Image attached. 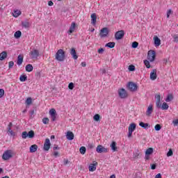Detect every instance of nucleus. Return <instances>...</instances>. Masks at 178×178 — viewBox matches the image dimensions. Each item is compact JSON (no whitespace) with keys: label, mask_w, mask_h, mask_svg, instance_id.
<instances>
[{"label":"nucleus","mask_w":178,"mask_h":178,"mask_svg":"<svg viewBox=\"0 0 178 178\" xmlns=\"http://www.w3.org/2000/svg\"><path fill=\"white\" fill-rule=\"evenodd\" d=\"M5 95V90L3 89H0V98H2Z\"/></svg>","instance_id":"603ef678"},{"label":"nucleus","mask_w":178,"mask_h":178,"mask_svg":"<svg viewBox=\"0 0 178 178\" xmlns=\"http://www.w3.org/2000/svg\"><path fill=\"white\" fill-rule=\"evenodd\" d=\"M173 100V95H168L165 99V102H170V101Z\"/></svg>","instance_id":"58836bf2"},{"label":"nucleus","mask_w":178,"mask_h":178,"mask_svg":"<svg viewBox=\"0 0 178 178\" xmlns=\"http://www.w3.org/2000/svg\"><path fill=\"white\" fill-rule=\"evenodd\" d=\"M161 129H162V126L159 124H156L154 127V130H156V131H159Z\"/></svg>","instance_id":"37998d69"},{"label":"nucleus","mask_w":178,"mask_h":178,"mask_svg":"<svg viewBox=\"0 0 178 178\" xmlns=\"http://www.w3.org/2000/svg\"><path fill=\"white\" fill-rule=\"evenodd\" d=\"M22 25L24 29H29V27H30V23H29V22H22Z\"/></svg>","instance_id":"e433bc0d"},{"label":"nucleus","mask_w":178,"mask_h":178,"mask_svg":"<svg viewBox=\"0 0 178 178\" xmlns=\"http://www.w3.org/2000/svg\"><path fill=\"white\" fill-rule=\"evenodd\" d=\"M22 63H23V56H22V55H19L17 57V65H18V66H21Z\"/></svg>","instance_id":"a878e982"},{"label":"nucleus","mask_w":178,"mask_h":178,"mask_svg":"<svg viewBox=\"0 0 178 178\" xmlns=\"http://www.w3.org/2000/svg\"><path fill=\"white\" fill-rule=\"evenodd\" d=\"M35 112V111L34 110H31V112H30L31 118H33V116Z\"/></svg>","instance_id":"680f3d73"},{"label":"nucleus","mask_w":178,"mask_h":178,"mask_svg":"<svg viewBox=\"0 0 178 178\" xmlns=\"http://www.w3.org/2000/svg\"><path fill=\"white\" fill-rule=\"evenodd\" d=\"M49 148H51V141L49 140V138H46L43 146V149L44 151H49Z\"/></svg>","instance_id":"9d476101"},{"label":"nucleus","mask_w":178,"mask_h":178,"mask_svg":"<svg viewBox=\"0 0 178 178\" xmlns=\"http://www.w3.org/2000/svg\"><path fill=\"white\" fill-rule=\"evenodd\" d=\"M86 151H87V149L84 146L81 147L79 149V152L82 155H84Z\"/></svg>","instance_id":"c9c22d12"},{"label":"nucleus","mask_w":178,"mask_h":178,"mask_svg":"<svg viewBox=\"0 0 178 178\" xmlns=\"http://www.w3.org/2000/svg\"><path fill=\"white\" fill-rule=\"evenodd\" d=\"M154 98L156 100V106L160 109L161 106H162V104L161 103V95H156Z\"/></svg>","instance_id":"f8f14e48"},{"label":"nucleus","mask_w":178,"mask_h":178,"mask_svg":"<svg viewBox=\"0 0 178 178\" xmlns=\"http://www.w3.org/2000/svg\"><path fill=\"white\" fill-rule=\"evenodd\" d=\"M132 134H133V131H129V132H128V138H130V137H131Z\"/></svg>","instance_id":"e2e57ef3"},{"label":"nucleus","mask_w":178,"mask_h":178,"mask_svg":"<svg viewBox=\"0 0 178 178\" xmlns=\"http://www.w3.org/2000/svg\"><path fill=\"white\" fill-rule=\"evenodd\" d=\"M49 115L52 122H55V120H56V110H55V108H51L49 110Z\"/></svg>","instance_id":"9b49d317"},{"label":"nucleus","mask_w":178,"mask_h":178,"mask_svg":"<svg viewBox=\"0 0 178 178\" xmlns=\"http://www.w3.org/2000/svg\"><path fill=\"white\" fill-rule=\"evenodd\" d=\"M105 51V49L104 48H100L97 50L98 54H102Z\"/></svg>","instance_id":"5fc2aeb1"},{"label":"nucleus","mask_w":178,"mask_h":178,"mask_svg":"<svg viewBox=\"0 0 178 178\" xmlns=\"http://www.w3.org/2000/svg\"><path fill=\"white\" fill-rule=\"evenodd\" d=\"M70 161H69L68 159H65L64 160V165H67Z\"/></svg>","instance_id":"69168bd1"},{"label":"nucleus","mask_w":178,"mask_h":178,"mask_svg":"<svg viewBox=\"0 0 178 178\" xmlns=\"http://www.w3.org/2000/svg\"><path fill=\"white\" fill-rule=\"evenodd\" d=\"M13 155H12V150H6L4 152L2 156V159L3 161H8L10 159V158H13Z\"/></svg>","instance_id":"7ed1b4c3"},{"label":"nucleus","mask_w":178,"mask_h":178,"mask_svg":"<svg viewBox=\"0 0 178 178\" xmlns=\"http://www.w3.org/2000/svg\"><path fill=\"white\" fill-rule=\"evenodd\" d=\"M127 87L129 91L132 92L137 91V88H138L137 84L134 83V82H129Z\"/></svg>","instance_id":"39448f33"},{"label":"nucleus","mask_w":178,"mask_h":178,"mask_svg":"<svg viewBox=\"0 0 178 178\" xmlns=\"http://www.w3.org/2000/svg\"><path fill=\"white\" fill-rule=\"evenodd\" d=\"M161 108L163 111H168V109H169V105H168V103L163 102Z\"/></svg>","instance_id":"7c9ffc66"},{"label":"nucleus","mask_w":178,"mask_h":178,"mask_svg":"<svg viewBox=\"0 0 178 178\" xmlns=\"http://www.w3.org/2000/svg\"><path fill=\"white\" fill-rule=\"evenodd\" d=\"M74 29H76V23L75 22H72V24H71V26L70 27L68 33L70 34H72V33H73V31H74Z\"/></svg>","instance_id":"393cba45"},{"label":"nucleus","mask_w":178,"mask_h":178,"mask_svg":"<svg viewBox=\"0 0 178 178\" xmlns=\"http://www.w3.org/2000/svg\"><path fill=\"white\" fill-rule=\"evenodd\" d=\"M37 149H38V146L37 145H32L29 148V151L31 153L36 152Z\"/></svg>","instance_id":"aec40b11"},{"label":"nucleus","mask_w":178,"mask_h":178,"mask_svg":"<svg viewBox=\"0 0 178 178\" xmlns=\"http://www.w3.org/2000/svg\"><path fill=\"white\" fill-rule=\"evenodd\" d=\"M115 45H116V43L115 42H109L106 44L105 47L107 48H115Z\"/></svg>","instance_id":"bb28decb"},{"label":"nucleus","mask_w":178,"mask_h":178,"mask_svg":"<svg viewBox=\"0 0 178 178\" xmlns=\"http://www.w3.org/2000/svg\"><path fill=\"white\" fill-rule=\"evenodd\" d=\"M96 152L98 154L106 153L108 152V149L101 145H99L96 148Z\"/></svg>","instance_id":"6e6552de"},{"label":"nucleus","mask_w":178,"mask_h":178,"mask_svg":"<svg viewBox=\"0 0 178 178\" xmlns=\"http://www.w3.org/2000/svg\"><path fill=\"white\" fill-rule=\"evenodd\" d=\"M8 57V53L6 51H3L0 54V60H4Z\"/></svg>","instance_id":"4be33fe9"},{"label":"nucleus","mask_w":178,"mask_h":178,"mask_svg":"<svg viewBox=\"0 0 178 178\" xmlns=\"http://www.w3.org/2000/svg\"><path fill=\"white\" fill-rule=\"evenodd\" d=\"M93 120L95 122H99L101 120V115L99 114H96L93 116Z\"/></svg>","instance_id":"f704fd0d"},{"label":"nucleus","mask_w":178,"mask_h":178,"mask_svg":"<svg viewBox=\"0 0 178 178\" xmlns=\"http://www.w3.org/2000/svg\"><path fill=\"white\" fill-rule=\"evenodd\" d=\"M25 69H26V71L28 72H33V70L34 69L33 67V65L31 64H28L26 65V66L25 67Z\"/></svg>","instance_id":"c756f323"},{"label":"nucleus","mask_w":178,"mask_h":178,"mask_svg":"<svg viewBox=\"0 0 178 178\" xmlns=\"http://www.w3.org/2000/svg\"><path fill=\"white\" fill-rule=\"evenodd\" d=\"M13 126V124L12 122H10L8 125L7 130H9V129H12Z\"/></svg>","instance_id":"13d9d810"},{"label":"nucleus","mask_w":178,"mask_h":178,"mask_svg":"<svg viewBox=\"0 0 178 178\" xmlns=\"http://www.w3.org/2000/svg\"><path fill=\"white\" fill-rule=\"evenodd\" d=\"M34 136H35L34 131L31 130L28 132V138H34Z\"/></svg>","instance_id":"2f4dec72"},{"label":"nucleus","mask_w":178,"mask_h":178,"mask_svg":"<svg viewBox=\"0 0 178 178\" xmlns=\"http://www.w3.org/2000/svg\"><path fill=\"white\" fill-rule=\"evenodd\" d=\"M68 88L69 90H73V88H74V83H70L68 85Z\"/></svg>","instance_id":"09e8293b"},{"label":"nucleus","mask_w":178,"mask_h":178,"mask_svg":"<svg viewBox=\"0 0 178 178\" xmlns=\"http://www.w3.org/2000/svg\"><path fill=\"white\" fill-rule=\"evenodd\" d=\"M129 72H134V70H136V66L131 65L129 66Z\"/></svg>","instance_id":"49530a36"},{"label":"nucleus","mask_w":178,"mask_h":178,"mask_svg":"<svg viewBox=\"0 0 178 178\" xmlns=\"http://www.w3.org/2000/svg\"><path fill=\"white\" fill-rule=\"evenodd\" d=\"M154 152V149L152 147L148 148L145 152V155H151Z\"/></svg>","instance_id":"4c0bfd02"},{"label":"nucleus","mask_w":178,"mask_h":178,"mask_svg":"<svg viewBox=\"0 0 178 178\" xmlns=\"http://www.w3.org/2000/svg\"><path fill=\"white\" fill-rule=\"evenodd\" d=\"M73 58V59H74L75 60H77V58H79V56H77V52H76V49L74 48H72L70 49V52Z\"/></svg>","instance_id":"2eb2a0df"},{"label":"nucleus","mask_w":178,"mask_h":178,"mask_svg":"<svg viewBox=\"0 0 178 178\" xmlns=\"http://www.w3.org/2000/svg\"><path fill=\"white\" fill-rule=\"evenodd\" d=\"M98 165V162L93 161L92 164L89 165V172H95L97 170V165Z\"/></svg>","instance_id":"ddd939ff"},{"label":"nucleus","mask_w":178,"mask_h":178,"mask_svg":"<svg viewBox=\"0 0 178 178\" xmlns=\"http://www.w3.org/2000/svg\"><path fill=\"white\" fill-rule=\"evenodd\" d=\"M90 17H91V24H96V23H97V14L92 13L90 15Z\"/></svg>","instance_id":"6ab92c4d"},{"label":"nucleus","mask_w":178,"mask_h":178,"mask_svg":"<svg viewBox=\"0 0 178 178\" xmlns=\"http://www.w3.org/2000/svg\"><path fill=\"white\" fill-rule=\"evenodd\" d=\"M139 126H140V127H142L143 129H145V130L149 129V127H151V125L148 123H145V122H140L139 123Z\"/></svg>","instance_id":"f3484780"},{"label":"nucleus","mask_w":178,"mask_h":178,"mask_svg":"<svg viewBox=\"0 0 178 178\" xmlns=\"http://www.w3.org/2000/svg\"><path fill=\"white\" fill-rule=\"evenodd\" d=\"M152 105L149 106L146 111V116H151V115L152 114Z\"/></svg>","instance_id":"5701e85b"},{"label":"nucleus","mask_w":178,"mask_h":178,"mask_svg":"<svg viewBox=\"0 0 178 178\" xmlns=\"http://www.w3.org/2000/svg\"><path fill=\"white\" fill-rule=\"evenodd\" d=\"M65 58L66 55L65 51H63V49H58L56 54V60H58L59 62H63V60H65Z\"/></svg>","instance_id":"f257e3e1"},{"label":"nucleus","mask_w":178,"mask_h":178,"mask_svg":"<svg viewBox=\"0 0 178 178\" xmlns=\"http://www.w3.org/2000/svg\"><path fill=\"white\" fill-rule=\"evenodd\" d=\"M118 95L120 98L122 99H124V98H127L128 95H127V91L124 88H121L120 90H118Z\"/></svg>","instance_id":"423d86ee"},{"label":"nucleus","mask_w":178,"mask_h":178,"mask_svg":"<svg viewBox=\"0 0 178 178\" xmlns=\"http://www.w3.org/2000/svg\"><path fill=\"white\" fill-rule=\"evenodd\" d=\"M27 137H28L27 131H23L22 134V138H23L24 140H26V138H27Z\"/></svg>","instance_id":"c03bdc74"},{"label":"nucleus","mask_w":178,"mask_h":178,"mask_svg":"<svg viewBox=\"0 0 178 178\" xmlns=\"http://www.w3.org/2000/svg\"><path fill=\"white\" fill-rule=\"evenodd\" d=\"M15 65V63L13 61H10L8 63V68L12 69Z\"/></svg>","instance_id":"8fccbe9b"},{"label":"nucleus","mask_w":178,"mask_h":178,"mask_svg":"<svg viewBox=\"0 0 178 178\" xmlns=\"http://www.w3.org/2000/svg\"><path fill=\"white\" fill-rule=\"evenodd\" d=\"M151 169H152V170H155V169H156V164H152V165H151Z\"/></svg>","instance_id":"bf43d9fd"},{"label":"nucleus","mask_w":178,"mask_h":178,"mask_svg":"<svg viewBox=\"0 0 178 178\" xmlns=\"http://www.w3.org/2000/svg\"><path fill=\"white\" fill-rule=\"evenodd\" d=\"M156 56V52L154 50H149L147 53V59L149 62H154Z\"/></svg>","instance_id":"f03ea898"},{"label":"nucleus","mask_w":178,"mask_h":178,"mask_svg":"<svg viewBox=\"0 0 178 178\" xmlns=\"http://www.w3.org/2000/svg\"><path fill=\"white\" fill-rule=\"evenodd\" d=\"M154 45L155 47H159L161 45V39L158 36L154 37Z\"/></svg>","instance_id":"a211bd4d"},{"label":"nucleus","mask_w":178,"mask_h":178,"mask_svg":"<svg viewBox=\"0 0 178 178\" xmlns=\"http://www.w3.org/2000/svg\"><path fill=\"white\" fill-rule=\"evenodd\" d=\"M141 152H140L138 150H136L135 152H134V159H138V158H141Z\"/></svg>","instance_id":"b1692460"},{"label":"nucleus","mask_w":178,"mask_h":178,"mask_svg":"<svg viewBox=\"0 0 178 178\" xmlns=\"http://www.w3.org/2000/svg\"><path fill=\"white\" fill-rule=\"evenodd\" d=\"M42 123H44V124H48V123H49V118H44L42 119Z\"/></svg>","instance_id":"a18cd8bd"},{"label":"nucleus","mask_w":178,"mask_h":178,"mask_svg":"<svg viewBox=\"0 0 178 178\" xmlns=\"http://www.w3.org/2000/svg\"><path fill=\"white\" fill-rule=\"evenodd\" d=\"M48 5H49V6H54V2H52V1H49L48 2Z\"/></svg>","instance_id":"338daca9"},{"label":"nucleus","mask_w":178,"mask_h":178,"mask_svg":"<svg viewBox=\"0 0 178 178\" xmlns=\"http://www.w3.org/2000/svg\"><path fill=\"white\" fill-rule=\"evenodd\" d=\"M108 34H109V29H108V27H104L100 30L99 36L101 38H105V37H108Z\"/></svg>","instance_id":"20e7f679"},{"label":"nucleus","mask_w":178,"mask_h":178,"mask_svg":"<svg viewBox=\"0 0 178 178\" xmlns=\"http://www.w3.org/2000/svg\"><path fill=\"white\" fill-rule=\"evenodd\" d=\"M136 124L131 123V124H130V125L128 128V130H129V131H132L133 132L136 130Z\"/></svg>","instance_id":"c85d7f7f"},{"label":"nucleus","mask_w":178,"mask_h":178,"mask_svg":"<svg viewBox=\"0 0 178 178\" xmlns=\"http://www.w3.org/2000/svg\"><path fill=\"white\" fill-rule=\"evenodd\" d=\"M33 103V99L31 97H28L26 100V105H31Z\"/></svg>","instance_id":"a19ab883"},{"label":"nucleus","mask_w":178,"mask_h":178,"mask_svg":"<svg viewBox=\"0 0 178 178\" xmlns=\"http://www.w3.org/2000/svg\"><path fill=\"white\" fill-rule=\"evenodd\" d=\"M170 15H172V10H171V9H169V10L167 11V17H168V19H169V17H170Z\"/></svg>","instance_id":"6e6d98bb"},{"label":"nucleus","mask_w":178,"mask_h":178,"mask_svg":"<svg viewBox=\"0 0 178 178\" xmlns=\"http://www.w3.org/2000/svg\"><path fill=\"white\" fill-rule=\"evenodd\" d=\"M15 38H20L22 37V31H17L14 34Z\"/></svg>","instance_id":"72a5a7b5"},{"label":"nucleus","mask_w":178,"mask_h":178,"mask_svg":"<svg viewBox=\"0 0 178 178\" xmlns=\"http://www.w3.org/2000/svg\"><path fill=\"white\" fill-rule=\"evenodd\" d=\"M173 155V150L169 149V151L167 153V156H172Z\"/></svg>","instance_id":"de8ad7c7"},{"label":"nucleus","mask_w":178,"mask_h":178,"mask_svg":"<svg viewBox=\"0 0 178 178\" xmlns=\"http://www.w3.org/2000/svg\"><path fill=\"white\" fill-rule=\"evenodd\" d=\"M131 47H132V48H137V47H138V42H132Z\"/></svg>","instance_id":"864d4df0"},{"label":"nucleus","mask_w":178,"mask_h":178,"mask_svg":"<svg viewBox=\"0 0 178 178\" xmlns=\"http://www.w3.org/2000/svg\"><path fill=\"white\" fill-rule=\"evenodd\" d=\"M174 42H178V35H174L172 36Z\"/></svg>","instance_id":"3c124183"},{"label":"nucleus","mask_w":178,"mask_h":178,"mask_svg":"<svg viewBox=\"0 0 178 178\" xmlns=\"http://www.w3.org/2000/svg\"><path fill=\"white\" fill-rule=\"evenodd\" d=\"M144 65L146 66L147 69H149L151 67V65L149 64V61L147 60H144Z\"/></svg>","instance_id":"79ce46f5"},{"label":"nucleus","mask_w":178,"mask_h":178,"mask_svg":"<svg viewBox=\"0 0 178 178\" xmlns=\"http://www.w3.org/2000/svg\"><path fill=\"white\" fill-rule=\"evenodd\" d=\"M88 148H90V149H92V148H94V145L92 143H89Z\"/></svg>","instance_id":"052dcab7"},{"label":"nucleus","mask_w":178,"mask_h":178,"mask_svg":"<svg viewBox=\"0 0 178 178\" xmlns=\"http://www.w3.org/2000/svg\"><path fill=\"white\" fill-rule=\"evenodd\" d=\"M110 147L112 151H113V152H116V151H118V147H116V143L115 141H113L111 143V144L110 145Z\"/></svg>","instance_id":"412c9836"},{"label":"nucleus","mask_w":178,"mask_h":178,"mask_svg":"<svg viewBox=\"0 0 178 178\" xmlns=\"http://www.w3.org/2000/svg\"><path fill=\"white\" fill-rule=\"evenodd\" d=\"M172 123H173L174 126H177L178 125V120L177 119V120H174L172 121Z\"/></svg>","instance_id":"4d7b16f0"},{"label":"nucleus","mask_w":178,"mask_h":178,"mask_svg":"<svg viewBox=\"0 0 178 178\" xmlns=\"http://www.w3.org/2000/svg\"><path fill=\"white\" fill-rule=\"evenodd\" d=\"M19 80L22 82L26 81V80H27V75H21L20 77H19Z\"/></svg>","instance_id":"ea45409f"},{"label":"nucleus","mask_w":178,"mask_h":178,"mask_svg":"<svg viewBox=\"0 0 178 178\" xmlns=\"http://www.w3.org/2000/svg\"><path fill=\"white\" fill-rule=\"evenodd\" d=\"M163 65H166V63H168V59L164 58V59L163 60Z\"/></svg>","instance_id":"774afa93"},{"label":"nucleus","mask_w":178,"mask_h":178,"mask_svg":"<svg viewBox=\"0 0 178 178\" xmlns=\"http://www.w3.org/2000/svg\"><path fill=\"white\" fill-rule=\"evenodd\" d=\"M29 55L31 59H38V56H40V51L37 49H33L30 51Z\"/></svg>","instance_id":"0eeeda50"},{"label":"nucleus","mask_w":178,"mask_h":178,"mask_svg":"<svg viewBox=\"0 0 178 178\" xmlns=\"http://www.w3.org/2000/svg\"><path fill=\"white\" fill-rule=\"evenodd\" d=\"M124 37V31L120 30L115 33V38L117 40H122Z\"/></svg>","instance_id":"1a4fd4ad"},{"label":"nucleus","mask_w":178,"mask_h":178,"mask_svg":"<svg viewBox=\"0 0 178 178\" xmlns=\"http://www.w3.org/2000/svg\"><path fill=\"white\" fill-rule=\"evenodd\" d=\"M21 15H22V11H20L19 10H15L13 13V16L14 17H19V16H20Z\"/></svg>","instance_id":"cd10ccee"},{"label":"nucleus","mask_w":178,"mask_h":178,"mask_svg":"<svg viewBox=\"0 0 178 178\" xmlns=\"http://www.w3.org/2000/svg\"><path fill=\"white\" fill-rule=\"evenodd\" d=\"M67 140L72 141V140L74 139V134L73 132L68 131L66 134Z\"/></svg>","instance_id":"4468645a"},{"label":"nucleus","mask_w":178,"mask_h":178,"mask_svg":"<svg viewBox=\"0 0 178 178\" xmlns=\"http://www.w3.org/2000/svg\"><path fill=\"white\" fill-rule=\"evenodd\" d=\"M155 178H162V175H161V173H159L156 175Z\"/></svg>","instance_id":"0e129e2a"},{"label":"nucleus","mask_w":178,"mask_h":178,"mask_svg":"<svg viewBox=\"0 0 178 178\" xmlns=\"http://www.w3.org/2000/svg\"><path fill=\"white\" fill-rule=\"evenodd\" d=\"M7 134L11 137H15V136H16V133H15L12 129H8Z\"/></svg>","instance_id":"473e14b6"},{"label":"nucleus","mask_w":178,"mask_h":178,"mask_svg":"<svg viewBox=\"0 0 178 178\" xmlns=\"http://www.w3.org/2000/svg\"><path fill=\"white\" fill-rule=\"evenodd\" d=\"M156 69L152 70V71L150 72V80H156Z\"/></svg>","instance_id":"dca6fc26"}]
</instances>
